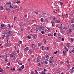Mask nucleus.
Instances as JSON below:
<instances>
[{
	"label": "nucleus",
	"instance_id": "nucleus-30",
	"mask_svg": "<svg viewBox=\"0 0 74 74\" xmlns=\"http://www.w3.org/2000/svg\"><path fill=\"white\" fill-rule=\"evenodd\" d=\"M18 63L19 64H20V65H22V63L19 62H18Z\"/></svg>",
	"mask_w": 74,
	"mask_h": 74
},
{
	"label": "nucleus",
	"instance_id": "nucleus-15",
	"mask_svg": "<svg viewBox=\"0 0 74 74\" xmlns=\"http://www.w3.org/2000/svg\"><path fill=\"white\" fill-rule=\"evenodd\" d=\"M64 49L65 50H66V52H68V49L66 47H65Z\"/></svg>",
	"mask_w": 74,
	"mask_h": 74
},
{
	"label": "nucleus",
	"instance_id": "nucleus-7",
	"mask_svg": "<svg viewBox=\"0 0 74 74\" xmlns=\"http://www.w3.org/2000/svg\"><path fill=\"white\" fill-rule=\"evenodd\" d=\"M14 6H15V7H14L15 8H17V6H16V5H13V6H12V8H14Z\"/></svg>",
	"mask_w": 74,
	"mask_h": 74
},
{
	"label": "nucleus",
	"instance_id": "nucleus-57",
	"mask_svg": "<svg viewBox=\"0 0 74 74\" xmlns=\"http://www.w3.org/2000/svg\"><path fill=\"white\" fill-rule=\"evenodd\" d=\"M19 42L20 44H21L22 43V41H21L20 40Z\"/></svg>",
	"mask_w": 74,
	"mask_h": 74
},
{
	"label": "nucleus",
	"instance_id": "nucleus-55",
	"mask_svg": "<svg viewBox=\"0 0 74 74\" xmlns=\"http://www.w3.org/2000/svg\"><path fill=\"white\" fill-rule=\"evenodd\" d=\"M17 53H19V50H18L17 51Z\"/></svg>",
	"mask_w": 74,
	"mask_h": 74
},
{
	"label": "nucleus",
	"instance_id": "nucleus-35",
	"mask_svg": "<svg viewBox=\"0 0 74 74\" xmlns=\"http://www.w3.org/2000/svg\"><path fill=\"white\" fill-rule=\"evenodd\" d=\"M71 41L72 42H73V41H74V39L73 38H71Z\"/></svg>",
	"mask_w": 74,
	"mask_h": 74
},
{
	"label": "nucleus",
	"instance_id": "nucleus-32",
	"mask_svg": "<svg viewBox=\"0 0 74 74\" xmlns=\"http://www.w3.org/2000/svg\"><path fill=\"white\" fill-rule=\"evenodd\" d=\"M18 70L20 71H21L22 70H21V68H20L18 69Z\"/></svg>",
	"mask_w": 74,
	"mask_h": 74
},
{
	"label": "nucleus",
	"instance_id": "nucleus-22",
	"mask_svg": "<svg viewBox=\"0 0 74 74\" xmlns=\"http://www.w3.org/2000/svg\"><path fill=\"white\" fill-rule=\"evenodd\" d=\"M27 37L28 38H29V39H31L32 37L30 36H28Z\"/></svg>",
	"mask_w": 74,
	"mask_h": 74
},
{
	"label": "nucleus",
	"instance_id": "nucleus-13",
	"mask_svg": "<svg viewBox=\"0 0 74 74\" xmlns=\"http://www.w3.org/2000/svg\"><path fill=\"white\" fill-rule=\"evenodd\" d=\"M38 72H37V70H35V73H34V74H38Z\"/></svg>",
	"mask_w": 74,
	"mask_h": 74
},
{
	"label": "nucleus",
	"instance_id": "nucleus-2",
	"mask_svg": "<svg viewBox=\"0 0 74 74\" xmlns=\"http://www.w3.org/2000/svg\"><path fill=\"white\" fill-rule=\"evenodd\" d=\"M10 34L11 36H12V34L11 33V31H9L8 32L6 33V37L7 38H8L10 37Z\"/></svg>",
	"mask_w": 74,
	"mask_h": 74
},
{
	"label": "nucleus",
	"instance_id": "nucleus-26",
	"mask_svg": "<svg viewBox=\"0 0 74 74\" xmlns=\"http://www.w3.org/2000/svg\"><path fill=\"white\" fill-rule=\"evenodd\" d=\"M10 56L12 58H14V55H12V54H10Z\"/></svg>",
	"mask_w": 74,
	"mask_h": 74
},
{
	"label": "nucleus",
	"instance_id": "nucleus-19",
	"mask_svg": "<svg viewBox=\"0 0 74 74\" xmlns=\"http://www.w3.org/2000/svg\"><path fill=\"white\" fill-rule=\"evenodd\" d=\"M8 47H11V43H9V44H8Z\"/></svg>",
	"mask_w": 74,
	"mask_h": 74
},
{
	"label": "nucleus",
	"instance_id": "nucleus-46",
	"mask_svg": "<svg viewBox=\"0 0 74 74\" xmlns=\"http://www.w3.org/2000/svg\"><path fill=\"white\" fill-rule=\"evenodd\" d=\"M53 19L54 20H55L56 19L57 20V18H56V17H55L53 18Z\"/></svg>",
	"mask_w": 74,
	"mask_h": 74
},
{
	"label": "nucleus",
	"instance_id": "nucleus-9",
	"mask_svg": "<svg viewBox=\"0 0 74 74\" xmlns=\"http://www.w3.org/2000/svg\"><path fill=\"white\" fill-rule=\"evenodd\" d=\"M74 67H73L72 68V69L71 70L72 74L73 73V72H74Z\"/></svg>",
	"mask_w": 74,
	"mask_h": 74
},
{
	"label": "nucleus",
	"instance_id": "nucleus-58",
	"mask_svg": "<svg viewBox=\"0 0 74 74\" xmlns=\"http://www.w3.org/2000/svg\"><path fill=\"white\" fill-rule=\"evenodd\" d=\"M47 42V40H45L44 41V44H45V42Z\"/></svg>",
	"mask_w": 74,
	"mask_h": 74
},
{
	"label": "nucleus",
	"instance_id": "nucleus-1",
	"mask_svg": "<svg viewBox=\"0 0 74 74\" xmlns=\"http://www.w3.org/2000/svg\"><path fill=\"white\" fill-rule=\"evenodd\" d=\"M42 29V27L41 26L38 25L37 26V28H36L35 29L36 32H38V30H39L40 29Z\"/></svg>",
	"mask_w": 74,
	"mask_h": 74
},
{
	"label": "nucleus",
	"instance_id": "nucleus-36",
	"mask_svg": "<svg viewBox=\"0 0 74 74\" xmlns=\"http://www.w3.org/2000/svg\"><path fill=\"white\" fill-rule=\"evenodd\" d=\"M21 68L22 69H23V68H24V65H22V66H21Z\"/></svg>",
	"mask_w": 74,
	"mask_h": 74
},
{
	"label": "nucleus",
	"instance_id": "nucleus-3",
	"mask_svg": "<svg viewBox=\"0 0 74 74\" xmlns=\"http://www.w3.org/2000/svg\"><path fill=\"white\" fill-rule=\"evenodd\" d=\"M72 29H69V31L68 32V33L69 34H71V33L72 32Z\"/></svg>",
	"mask_w": 74,
	"mask_h": 74
},
{
	"label": "nucleus",
	"instance_id": "nucleus-51",
	"mask_svg": "<svg viewBox=\"0 0 74 74\" xmlns=\"http://www.w3.org/2000/svg\"><path fill=\"white\" fill-rule=\"evenodd\" d=\"M10 62H8V66H10Z\"/></svg>",
	"mask_w": 74,
	"mask_h": 74
},
{
	"label": "nucleus",
	"instance_id": "nucleus-50",
	"mask_svg": "<svg viewBox=\"0 0 74 74\" xmlns=\"http://www.w3.org/2000/svg\"><path fill=\"white\" fill-rule=\"evenodd\" d=\"M38 12H35V13L36 14H38Z\"/></svg>",
	"mask_w": 74,
	"mask_h": 74
},
{
	"label": "nucleus",
	"instance_id": "nucleus-4",
	"mask_svg": "<svg viewBox=\"0 0 74 74\" xmlns=\"http://www.w3.org/2000/svg\"><path fill=\"white\" fill-rule=\"evenodd\" d=\"M33 38H34V39H36V38H37V35H36V34H34L33 35Z\"/></svg>",
	"mask_w": 74,
	"mask_h": 74
},
{
	"label": "nucleus",
	"instance_id": "nucleus-54",
	"mask_svg": "<svg viewBox=\"0 0 74 74\" xmlns=\"http://www.w3.org/2000/svg\"><path fill=\"white\" fill-rule=\"evenodd\" d=\"M60 63H61V64H62V63H63V62L62 61H60Z\"/></svg>",
	"mask_w": 74,
	"mask_h": 74
},
{
	"label": "nucleus",
	"instance_id": "nucleus-25",
	"mask_svg": "<svg viewBox=\"0 0 74 74\" xmlns=\"http://www.w3.org/2000/svg\"><path fill=\"white\" fill-rule=\"evenodd\" d=\"M59 29L60 30H62V26L60 25L59 27Z\"/></svg>",
	"mask_w": 74,
	"mask_h": 74
},
{
	"label": "nucleus",
	"instance_id": "nucleus-12",
	"mask_svg": "<svg viewBox=\"0 0 74 74\" xmlns=\"http://www.w3.org/2000/svg\"><path fill=\"white\" fill-rule=\"evenodd\" d=\"M58 39L60 40L62 39V37L60 36V35L58 36Z\"/></svg>",
	"mask_w": 74,
	"mask_h": 74
},
{
	"label": "nucleus",
	"instance_id": "nucleus-63",
	"mask_svg": "<svg viewBox=\"0 0 74 74\" xmlns=\"http://www.w3.org/2000/svg\"><path fill=\"white\" fill-rule=\"evenodd\" d=\"M62 41H64V39L63 38H62Z\"/></svg>",
	"mask_w": 74,
	"mask_h": 74
},
{
	"label": "nucleus",
	"instance_id": "nucleus-37",
	"mask_svg": "<svg viewBox=\"0 0 74 74\" xmlns=\"http://www.w3.org/2000/svg\"><path fill=\"white\" fill-rule=\"evenodd\" d=\"M5 45L6 47L8 46V45H7V43H5Z\"/></svg>",
	"mask_w": 74,
	"mask_h": 74
},
{
	"label": "nucleus",
	"instance_id": "nucleus-41",
	"mask_svg": "<svg viewBox=\"0 0 74 74\" xmlns=\"http://www.w3.org/2000/svg\"><path fill=\"white\" fill-rule=\"evenodd\" d=\"M41 74H45V73H44V72L42 71Z\"/></svg>",
	"mask_w": 74,
	"mask_h": 74
},
{
	"label": "nucleus",
	"instance_id": "nucleus-11",
	"mask_svg": "<svg viewBox=\"0 0 74 74\" xmlns=\"http://www.w3.org/2000/svg\"><path fill=\"white\" fill-rule=\"evenodd\" d=\"M39 62H40V60H39V59L37 58L36 60V63H38Z\"/></svg>",
	"mask_w": 74,
	"mask_h": 74
},
{
	"label": "nucleus",
	"instance_id": "nucleus-28",
	"mask_svg": "<svg viewBox=\"0 0 74 74\" xmlns=\"http://www.w3.org/2000/svg\"><path fill=\"white\" fill-rule=\"evenodd\" d=\"M1 10H3V9H4V8H3V7H2V6H1Z\"/></svg>",
	"mask_w": 74,
	"mask_h": 74
},
{
	"label": "nucleus",
	"instance_id": "nucleus-14",
	"mask_svg": "<svg viewBox=\"0 0 74 74\" xmlns=\"http://www.w3.org/2000/svg\"><path fill=\"white\" fill-rule=\"evenodd\" d=\"M56 21V23H60V21H59V20H58V19H57Z\"/></svg>",
	"mask_w": 74,
	"mask_h": 74
},
{
	"label": "nucleus",
	"instance_id": "nucleus-40",
	"mask_svg": "<svg viewBox=\"0 0 74 74\" xmlns=\"http://www.w3.org/2000/svg\"><path fill=\"white\" fill-rule=\"evenodd\" d=\"M12 5H10L9 8H12Z\"/></svg>",
	"mask_w": 74,
	"mask_h": 74
},
{
	"label": "nucleus",
	"instance_id": "nucleus-45",
	"mask_svg": "<svg viewBox=\"0 0 74 74\" xmlns=\"http://www.w3.org/2000/svg\"><path fill=\"white\" fill-rule=\"evenodd\" d=\"M58 53V51H56V52H54V54H56Z\"/></svg>",
	"mask_w": 74,
	"mask_h": 74
},
{
	"label": "nucleus",
	"instance_id": "nucleus-48",
	"mask_svg": "<svg viewBox=\"0 0 74 74\" xmlns=\"http://www.w3.org/2000/svg\"><path fill=\"white\" fill-rule=\"evenodd\" d=\"M2 71H3V70L1 69V70H0V73L1 72H2Z\"/></svg>",
	"mask_w": 74,
	"mask_h": 74
},
{
	"label": "nucleus",
	"instance_id": "nucleus-64",
	"mask_svg": "<svg viewBox=\"0 0 74 74\" xmlns=\"http://www.w3.org/2000/svg\"><path fill=\"white\" fill-rule=\"evenodd\" d=\"M73 29H74V24H73Z\"/></svg>",
	"mask_w": 74,
	"mask_h": 74
},
{
	"label": "nucleus",
	"instance_id": "nucleus-23",
	"mask_svg": "<svg viewBox=\"0 0 74 74\" xmlns=\"http://www.w3.org/2000/svg\"><path fill=\"white\" fill-rule=\"evenodd\" d=\"M57 3H55V5L56 6V7H58V5L57 4Z\"/></svg>",
	"mask_w": 74,
	"mask_h": 74
},
{
	"label": "nucleus",
	"instance_id": "nucleus-62",
	"mask_svg": "<svg viewBox=\"0 0 74 74\" xmlns=\"http://www.w3.org/2000/svg\"><path fill=\"white\" fill-rule=\"evenodd\" d=\"M67 62L68 63H70V62H69V60L67 61Z\"/></svg>",
	"mask_w": 74,
	"mask_h": 74
},
{
	"label": "nucleus",
	"instance_id": "nucleus-52",
	"mask_svg": "<svg viewBox=\"0 0 74 74\" xmlns=\"http://www.w3.org/2000/svg\"><path fill=\"white\" fill-rule=\"evenodd\" d=\"M32 47H34V44L33 43L32 44V45L31 46Z\"/></svg>",
	"mask_w": 74,
	"mask_h": 74
},
{
	"label": "nucleus",
	"instance_id": "nucleus-59",
	"mask_svg": "<svg viewBox=\"0 0 74 74\" xmlns=\"http://www.w3.org/2000/svg\"><path fill=\"white\" fill-rule=\"evenodd\" d=\"M56 11H58H58H59V9H58L57 10H56Z\"/></svg>",
	"mask_w": 74,
	"mask_h": 74
},
{
	"label": "nucleus",
	"instance_id": "nucleus-29",
	"mask_svg": "<svg viewBox=\"0 0 74 74\" xmlns=\"http://www.w3.org/2000/svg\"><path fill=\"white\" fill-rule=\"evenodd\" d=\"M72 52H73V53H74V48L73 49L72 51L70 52V53H72Z\"/></svg>",
	"mask_w": 74,
	"mask_h": 74
},
{
	"label": "nucleus",
	"instance_id": "nucleus-39",
	"mask_svg": "<svg viewBox=\"0 0 74 74\" xmlns=\"http://www.w3.org/2000/svg\"><path fill=\"white\" fill-rule=\"evenodd\" d=\"M60 3V4H61V5H63V3L62 2H61Z\"/></svg>",
	"mask_w": 74,
	"mask_h": 74
},
{
	"label": "nucleus",
	"instance_id": "nucleus-16",
	"mask_svg": "<svg viewBox=\"0 0 74 74\" xmlns=\"http://www.w3.org/2000/svg\"><path fill=\"white\" fill-rule=\"evenodd\" d=\"M49 57L48 55H47L46 57V59H49Z\"/></svg>",
	"mask_w": 74,
	"mask_h": 74
},
{
	"label": "nucleus",
	"instance_id": "nucleus-20",
	"mask_svg": "<svg viewBox=\"0 0 74 74\" xmlns=\"http://www.w3.org/2000/svg\"><path fill=\"white\" fill-rule=\"evenodd\" d=\"M67 27H64L63 28V29L64 30H67Z\"/></svg>",
	"mask_w": 74,
	"mask_h": 74
},
{
	"label": "nucleus",
	"instance_id": "nucleus-33",
	"mask_svg": "<svg viewBox=\"0 0 74 74\" xmlns=\"http://www.w3.org/2000/svg\"><path fill=\"white\" fill-rule=\"evenodd\" d=\"M16 17H14V21H15V20H16Z\"/></svg>",
	"mask_w": 74,
	"mask_h": 74
},
{
	"label": "nucleus",
	"instance_id": "nucleus-27",
	"mask_svg": "<svg viewBox=\"0 0 74 74\" xmlns=\"http://www.w3.org/2000/svg\"><path fill=\"white\" fill-rule=\"evenodd\" d=\"M1 26L2 27H4V24H1Z\"/></svg>",
	"mask_w": 74,
	"mask_h": 74
},
{
	"label": "nucleus",
	"instance_id": "nucleus-61",
	"mask_svg": "<svg viewBox=\"0 0 74 74\" xmlns=\"http://www.w3.org/2000/svg\"><path fill=\"white\" fill-rule=\"evenodd\" d=\"M47 28L49 30H50V29L48 28V27H47Z\"/></svg>",
	"mask_w": 74,
	"mask_h": 74
},
{
	"label": "nucleus",
	"instance_id": "nucleus-8",
	"mask_svg": "<svg viewBox=\"0 0 74 74\" xmlns=\"http://www.w3.org/2000/svg\"><path fill=\"white\" fill-rule=\"evenodd\" d=\"M45 21H48V17L47 16H45Z\"/></svg>",
	"mask_w": 74,
	"mask_h": 74
},
{
	"label": "nucleus",
	"instance_id": "nucleus-31",
	"mask_svg": "<svg viewBox=\"0 0 74 74\" xmlns=\"http://www.w3.org/2000/svg\"><path fill=\"white\" fill-rule=\"evenodd\" d=\"M71 22L72 23H74V20L73 19L71 20Z\"/></svg>",
	"mask_w": 74,
	"mask_h": 74
},
{
	"label": "nucleus",
	"instance_id": "nucleus-24",
	"mask_svg": "<svg viewBox=\"0 0 74 74\" xmlns=\"http://www.w3.org/2000/svg\"><path fill=\"white\" fill-rule=\"evenodd\" d=\"M44 32H45L44 31H42L41 32V33L42 34H43L44 33Z\"/></svg>",
	"mask_w": 74,
	"mask_h": 74
},
{
	"label": "nucleus",
	"instance_id": "nucleus-38",
	"mask_svg": "<svg viewBox=\"0 0 74 74\" xmlns=\"http://www.w3.org/2000/svg\"><path fill=\"white\" fill-rule=\"evenodd\" d=\"M42 59H43V60H46L45 58H44V57H42Z\"/></svg>",
	"mask_w": 74,
	"mask_h": 74
},
{
	"label": "nucleus",
	"instance_id": "nucleus-17",
	"mask_svg": "<svg viewBox=\"0 0 74 74\" xmlns=\"http://www.w3.org/2000/svg\"><path fill=\"white\" fill-rule=\"evenodd\" d=\"M43 21H44V19L42 18H41L40 19V21L41 22H43Z\"/></svg>",
	"mask_w": 74,
	"mask_h": 74
},
{
	"label": "nucleus",
	"instance_id": "nucleus-43",
	"mask_svg": "<svg viewBox=\"0 0 74 74\" xmlns=\"http://www.w3.org/2000/svg\"><path fill=\"white\" fill-rule=\"evenodd\" d=\"M56 33H54V34H53L54 36H56Z\"/></svg>",
	"mask_w": 74,
	"mask_h": 74
},
{
	"label": "nucleus",
	"instance_id": "nucleus-21",
	"mask_svg": "<svg viewBox=\"0 0 74 74\" xmlns=\"http://www.w3.org/2000/svg\"><path fill=\"white\" fill-rule=\"evenodd\" d=\"M44 63L45 64H48V62L46 61H45Z\"/></svg>",
	"mask_w": 74,
	"mask_h": 74
},
{
	"label": "nucleus",
	"instance_id": "nucleus-34",
	"mask_svg": "<svg viewBox=\"0 0 74 74\" xmlns=\"http://www.w3.org/2000/svg\"><path fill=\"white\" fill-rule=\"evenodd\" d=\"M7 4H8V5H10V4H11V2H8V3Z\"/></svg>",
	"mask_w": 74,
	"mask_h": 74
},
{
	"label": "nucleus",
	"instance_id": "nucleus-49",
	"mask_svg": "<svg viewBox=\"0 0 74 74\" xmlns=\"http://www.w3.org/2000/svg\"><path fill=\"white\" fill-rule=\"evenodd\" d=\"M31 74H34V72H31Z\"/></svg>",
	"mask_w": 74,
	"mask_h": 74
},
{
	"label": "nucleus",
	"instance_id": "nucleus-47",
	"mask_svg": "<svg viewBox=\"0 0 74 74\" xmlns=\"http://www.w3.org/2000/svg\"><path fill=\"white\" fill-rule=\"evenodd\" d=\"M48 36H52V35H51V34H48Z\"/></svg>",
	"mask_w": 74,
	"mask_h": 74
},
{
	"label": "nucleus",
	"instance_id": "nucleus-42",
	"mask_svg": "<svg viewBox=\"0 0 74 74\" xmlns=\"http://www.w3.org/2000/svg\"><path fill=\"white\" fill-rule=\"evenodd\" d=\"M68 46L69 47H70V43H68Z\"/></svg>",
	"mask_w": 74,
	"mask_h": 74
},
{
	"label": "nucleus",
	"instance_id": "nucleus-18",
	"mask_svg": "<svg viewBox=\"0 0 74 74\" xmlns=\"http://www.w3.org/2000/svg\"><path fill=\"white\" fill-rule=\"evenodd\" d=\"M6 11H8V12L10 11V9L6 8Z\"/></svg>",
	"mask_w": 74,
	"mask_h": 74
},
{
	"label": "nucleus",
	"instance_id": "nucleus-60",
	"mask_svg": "<svg viewBox=\"0 0 74 74\" xmlns=\"http://www.w3.org/2000/svg\"><path fill=\"white\" fill-rule=\"evenodd\" d=\"M62 16H64V14H63V13H62Z\"/></svg>",
	"mask_w": 74,
	"mask_h": 74
},
{
	"label": "nucleus",
	"instance_id": "nucleus-5",
	"mask_svg": "<svg viewBox=\"0 0 74 74\" xmlns=\"http://www.w3.org/2000/svg\"><path fill=\"white\" fill-rule=\"evenodd\" d=\"M6 36H5V35H2V38H3V39H4V38H5V37H6Z\"/></svg>",
	"mask_w": 74,
	"mask_h": 74
},
{
	"label": "nucleus",
	"instance_id": "nucleus-44",
	"mask_svg": "<svg viewBox=\"0 0 74 74\" xmlns=\"http://www.w3.org/2000/svg\"><path fill=\"white\" fill-rule=\"evenodd\" d=\"M47 49V51H48V50H49V47H46Z\"/></svg>",
	"mask_w": 74,
	"mask_h": 74
},
{
	"label": "nucleus",
	"instance_id": "nucleus-53",
	"mask_svg": "<svg viewBox=\"0 0 74 74\" xmlns=\"http://www.w3.org/2000/svg\"><path fill=\"white\" fill-rule=\"evenodd\" d=\"M19 1H17L16 2V3H17V4H18V3H19Z\"/></svg>",
	"mask_w": 74,
	"mask_h": 74
},
{
	"label": "nucleus",
	"instance_id": "nucleus-56",
	"mask_svg": "<svg viewBox=\"0 0 74 74\" xmlns=\"http://www.w3.org/2000/svg\"><path fill=\"white\" fill-rule=\"evenodd\" d=\"M63 54H66V52H64V51H63Z\"/></svg>",
	"mask_w": 74,
	"mask_h": 74
},
{
	"label": "nucleus",
	"instance_id": "nucleus-6",
	"mask_svg": "<svg viewBox=\"0 0 74 74\" xmlns=\"http://www.w3.org/2000/svg\"><path fill=\"white\" fill-rule=\"evenodd\" d=\"M51 23H52V26H55V22H53V21H52L51 22Z\"/></svg>",
	"mask_w": 74,
	"mask_h": 74
},
{
	"label": "nucleus",
	"instance_id": "nucleus-10",
	"mask_svg": "<svg viewBox=\"0 0 74 74\" xmlns=\"http://www.w3.org/2000/svg\"><path fill=\"white\" fill-rule=\"evenodd\" d=\"M8 26L9 28V29H10V28H11L12 27V26H10V24H8Z\"/></svg>",
	"mask_w": 74,
	"mask_h": 74
}]
</instances>
